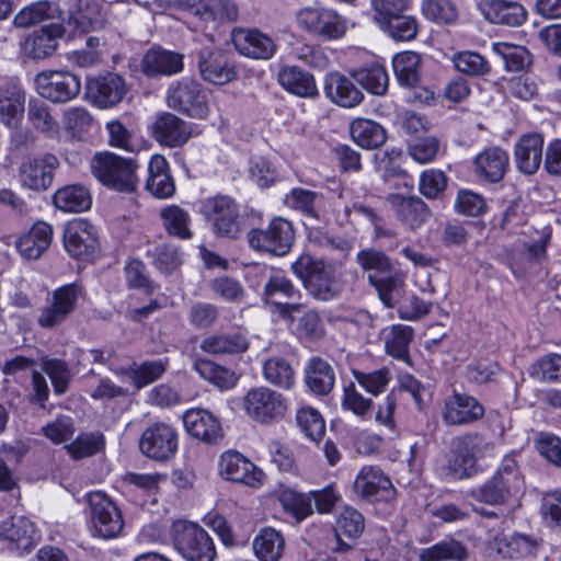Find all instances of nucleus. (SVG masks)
<instances>
[{
	"label": "nucleus",
	"instance_id": "19",
	"mask_svg": "<svg viewBox=\"0 0 561 561\" xmlns=\"http://www.w3.org/2000/svg\"><path fill=\"white\" fill-rule=\"evenodd\" d=\"M38 94L54 103L69 102L81 90L80 79L68 71H42L35 78Z\"/></svg>",
	"mask_w": 561,
	"mask_h": 561
},
{
	"label": "nucleus",
	"instance_id": "9",
	"mask_svg": "<svg viewBox=\"0 0 561 561\" xmlns=\"http://www.w3.org/2000/svg\"><path fill=\"white\" fill-rule=\"evenodd\" d=\"M296 23L302 31L330 41L342 38L347 30L346 19L323 5L300 9L296 13Z\"/></svg>",
	"mask_w": 561,
	"mask_h": 561
},
{
	"label": "nucleus",
	"instance_id": "11",
	"mask_svg": "<svg viewBox=\"0 0 561 561\" xmlns=\"http://www.w3.org/2000/svg\"><path fill=\"white\" fill-rule=\"evenodd\" d=\"M87 501L92 535L104 539L117 537L124 527L123 515L117 505L100 491L89 492Z\"/></svg>",
	"mask_w": 561,
	"mask_h": 561
},
{
	"label": "nucleus",
	"instance_id": "37",
	"mask_svg": "<svg viewBox=\"0 0 561 561\" xmlns=\"http://www.w3.org/2000/svg\"><path fill=\"white\" fill-rule=\"evenodd\" d=\"M352 77L368 92L382 95L388 89V73L385 65L374 55L366 62L351 71Z\"/></svg>",
	"mask_w": 561,
	"mask_h": 561
},
{
	"label": "nucleus",
	"instance_id": "32",
	"mask_svg": "<svg viewBox=\"0 0 561 561\" xmlns=\"http://www.w3.org/2000/svg\"><path fill=\"white\" fill-rule=\"evenodd\" d=\"M140 67L147 77L172 76L183 70V56L161 47H151L144 55Z\"/></svg>",
	"mask_w": 561,
	"mask_h": 561
},
{
	"label": "nucleus",
	"instance_id": "60",
	"mask_svg": "<svg viewBox=\"0 0 561 561\" xmlns=\"http://www.w3.org/2000/svg\"><path fill=\"white\" fill-rule=\"evenodd\" d=\"M341 408L343 411L352 412L360 421H368L371 417L374 401L364 397L351 381L343 387Z\"/></svg>",
	"mask_w": 561,
	"mask_h": 561
},
{
	"label": "nucleus",
	"instance_id": "57",
	"mask_svg": "<svg viewBox=\"0 0 561 561\" xmlns=\"http://www.w3.org/2000/svg\"><path fill=\"white\" fill-rule=\"evenodd\" d=\"M492 50L502 58L508 71H523L531 64V55L524 46L496 42L492 44Z\"/></svg>",
	"mask_w": 561,
	"mask_h": 561
},
{
	"label": "nucleus",
	"instance_id": "29",
	"mask_svg": "<svg viewBox=\"0 0 561 561\" xmlns=\"http://www.w3.org/2000/svg\"><path fill=\"white\" fill-rule=\"evenodd\" d=\"M545 139L539 133H526L514 145V162L518 172L535 174L542 163Z\"/></svg>",
	"mask_w": 561,
	"mask_h": 561
},
{
	"label": "nucleus",
	"instance_id": "52",
	"mask_svg": "<svg viewBox=\"0 0 561 561\" xmlns=\"http://www.w3.org/2000/svg\"><path fill=\"white\" fill-rule=\"evenodd\" d=\"M253 548L261 561H278L283 556L285 539L273 528H263L255 537Z\"/></svg>",
	"mask_w": 561,
	"mask_h": 561
},
{
	"label": "nucleus",
	"instance_id": "56",
	"mask_svg": "<svg viewBox=\"0 0 561 561\" xmlns=\"http://www.w3.org/2000/svg\"><path fill=\"white\" fill-rule=\"evenodd\" d=\"M468 557L466 547L453 538H446L428 548L422 549L420 561H465Z\"/></svg>",
	"mask_w": 561,
	"mask_h": 561
},
{
	"label": "nucleus",
	"instance_id": "28",
	"mask_svg": "<svg viewBox=\"0 0 561 561\" xmlns=\"http://www.w3.org/2000/svg\"><path fill=\"white\" fill-rule=\"evenodd\" d=\"M484 415V407L472 396L454 392L444 402L443 419L448 425L477 422Z\"/></svg>",
	"mask_w": 561,
	"mask_h": 561
},
{
	"label": "nucleus",
	"instance_id": "26",
	"mask_svg": "<svg viewBox=\"0 0 561 561\" xmlns=\"http://www.w3.org/2000/svg\"><path fill=\"white\" fill-rule=\"evenodd\" d=\"M125 93V81L116 73L108 72L87 80V96L100 108L116 105L123 100Z\"/></svg>",
	"mask_w": 561,
	"mask_h": 561
},
{
	"label": "nucleus",
	"instance_id": "4",
	"mask_svg": "<svg viewBox=\"0 0 561 561\" xmlns=\"http://www.w3.org/2000/svg\"><path fill=\"white\" fill-rule=\"evenodd\" d=\"M486 444L478 434H469L454 443L449 457L444 456L435 462V473L445 481H456L477 473V461L484 456Z\"/></svg>",
	"mask_w": 561,
	"mask_h": 561
},
{
	"label": "nucleus",
	"instance_id": "15",
	"mask_svg": "<svg viewBox=\"0 0 561 561\" xmlns=\"http://www.w3.org/2000/svg\"><path fill=\"white\" fill-rule=\"evenodd\" d=\"M178 9L195 19L201 27L217 26L238 19V7L231 0H179Z\"/></svg>",
	"mask_w": 561,
	"mask_h": 561
},
{
	"label": "nucleus",
	"instance_id": "20",
	"mask_svg": "<svg viewBox=\"0 0 561 561\" xmlns=\"http://www.w3.org/2000/svg\"><path fill=\"white\" fill-rule=\"evenodd\" d=\"M354 491L370 503H390L396 499V488L390 478L376 466H364L354 481Z\"/></svg>",
	"mask_w": 561,
	"mask_h": 561
},
{
	"label": "nucleus",
	"instance_id": "62",
	"mask_svg": "<svg viewBox=\"0 0 561 561\" xmlns=\"http://www.w3.org/2000/svg\"><path fill=\"white\" fill-rule=\"evenodd\" d=\"M420 56L413 51L397 54L392 59L393 72L405 87H413L419 81Z\"/></svg>",
	"mask_w": 561,
	"mask_h": 561
},
{
	"label": "nucleus",
	"instance_id": "46",
	"mask_svg": "<svg viewBox=\"0 0 561 561\" xmlns=\"http://www.w3.org/2000/svg\"><path fill=\"white\" fill-rule=\"evenodd\" d=\"M248 347V339L242 332L213 334L206 336L201 343L202 351L211 355L240 354Z\"/></svg>",
	"mask_w": 561,
	"mask_h": 561
},
{
	"label": "nucleus",
	"instance_id": "8",
	"mask_svg": "<svg viewBox=\"0 0 561 561\" xmlns=\"http://www.w3.org/2000/svg\"><path fill=\"white\" fill-rule=\"evenodd\" d=\"M247 239L251 249L273 256L289 253L295 241L293 222L284 217H274L265 229H251Z\"/></svg>",
	"mask_w": 561,
	"mask_h": 561
},
{
	"label": "nucleus",
	"instance_id": "6",
	"mask_svg": "<svg viewBox=\"0 0 561 561\" xmlns=\"http://www.w3.org/2000/svg\"><path fill=\"white\" fill-rule=\"evenodd\" d=\"M174 549L186 561H214L216 548L211 537L199 525L176 520L171 526Z\"/></svg>",
	"mask_w": 561,
	"mask_h": 561
},
{
	"label": "nucleus",
	"instance_id": "3",
	"mask_svg": "<svg viewBox=\"0 0 561 561\" xmlns=\"http://www.w3.org/2000/svg\"><path fill=\"white\" fill-rule=\"evenodd\" d=\"M357 261L365 271H369L368 279L382 304L388 308L394 307L404 287V274L394 270L389 257L380 251L362 250Z\"/></svg>",
	"mask_w": 561,
	"mask_h": 561
},
{
	"label": "nucleus",
	"instance_id": "22",
	"mask_svg": "<svg viewBox=\"0 0 561 561\" xmlns=\"http://www.w3.org/2000/svg\"><path fill=\"white\" fill-rule=\"evenodd\" d=\"M488 546L502 558L523 560L537 556L541 540L533 535L518 531L512 534L499 533L489 539Z\"/></svg>",
	"mask_w": 561,
	"mask_h": 561
},
{
	"label": "nucleus",
	"instance_id": "47",
	"mask_svg": "<svg viewBox=\"0 0 561 561\" xmlns=\"http://www.w3.org/2000/svg\"><path fill=\"white\" fill-rule=\"evenodd\" d=\"M27 121L34 130L43 134L45 137L57 138L59 136V123L53 115L50 106L42 100H30Z\"/></svg>",
	"mask_w": 561,
	"mask_h": 561
},
{
	"label": "nucleus",
	"instance_id": "39",
	"mask_svg": "<svg viewBox=\"0 0 561 561\" xmlns=\"http://www.w3.org/2000/svg\"><path fill=\"white\" fill-rule=\"evenodd\" d=\"M279 84L289 93L312 99L319 94L314 77L297 66H284L278 72Z\"/></svg>",
	"mask_w": 561,
	"mask_h": 561
},
{
	"label": "nucleus",
	"instance_id": "43",
	"mask_svg": "<svg viewBox=\"0 0 561 561\" xmlns=\"http://www.w3.org/2000/svg\"><path fill=\"white\" fill-rule=\"evenodd\" d=\"M388 202L400 220L411 229L420 227L428 217L426 205L417 197L390 194Z\"/></svg>",
	"mask_w": 561,
	"mask_h": 561
},
{
	"label": "nucleus",
	"instance_id": "44",
	"mask_svg": "<svg viewBox=\"0 0 561 561\" xmlns=\"http://www.w3.org/2000/svg\"><path fill=\"white\" fill-rule=\"evenodd\" d=\"M53 203L64 213H82L90 209L92 198L90 192L82 185H66L55 192Z\"/></svg>",
	"mask_w": 561,
	"mask_h": 561
},
{
	"label": "nucleus",
	"instance_id": "33",
	"mask_svg": "<svg viewBox=\"0 0 561 561\" xmlns=\"http://www.w3.org/2000/svg\"><path fill=\"white\" fill-rule=\"evenodd\" d=\"M323 91L331 102L347 108L358 105L364 98L354 82L339 72L325 76Z\"/></svg>",
	"mask_w": 561,
	"mask_h": 561
},
{
	"label": "nucleus",
	"instance_id": "25",
	"mask_svg": "<svg viewBox=\"0 0 561 561\" xmlns=\"http://www.w3.org/2000/svg\"><path fill=\"white\" fill-rule=\"evenodd\" d=\"M182 420L187 434L204 443L216 444L224 437L219 419L206 409H187Z\"/></svg>",
	"mask_w": 561,
	"mask_h": 561
},
{
	"label": "nucleus",
	"instance_id": "31",
	"mask_svg": "<svg viewBox=\"0 0 561 561\" xmlns=\"http://www.w3.org/2000/svg\"><path fill=\"white\" fill-rule=\"evenodd\" d=\"M510 157L501 147H489L473 160V171L479 180L488 183L500 182L508 168Z\"/></svg>",
	"mask_w": 561,
	"mask_h": 561
},
{
	"label": "nucleus",
	"instance_id": "42",
	"mask_svg": "<svg viewBox=\"0 0 561 561\" xmlns=\"http://www.w3.org/2000/svg\"><path fill=\"white\" fill-rule=\"evenodd\" d=\"M364 528L365 520L362 513L350 506L344 507L336 517L334 530L337 545L335 551H347L351 545L344 542L343 538L355 540L363 534Z\"/></svg>",
	"mask_w": 561,
	"mask_h": 561
},
{
	"label": "nucleus",
	"instance_id": "16",
	"mask_svg": "<svg viewBox=\"0 0 561 561\" xmlns=\"http://www.w3.org/2000/svg\"><path fill=\"white\" fill-rule=\"evenodd\" d=\"M82 293L83 288L79 283L66 284L53 290L48 305L39 312L38 325L43 329L60 325L73 312Z\"/></svg>",
	"mask_w": 561,
	"mask_h": 561
},
{
	"label": "nucleus",
	"instance_id": "14",
	"mask_svg": "<svg viewBox=\"0 0 561 561\" xmlns=\"http://www.w3.org/2000/svg\"><path fill=\"white\" fill-rule=\"evenodd\" d=\"M218 473L227 481L260 489L266 479L264 471L234 449L224 451L218 460Z\"/></svg>",
	"mask_w": 561,
	"mask_h": 561
},
{
	"label": "nucleus",
	"instance_id": "55",
	"mask_svg": "<svg viewBox=\"0 0 561 561\" xmlns=\"http://www.w3.org/2000/svg\"><path fill=\"white\" fill-rule=\"evenodd\" d=\"M377 24L383 33L397 42L412 41L417 34L416 19L404 12L389 16Z\"/></svg>",
	"mask_w": 561,
	"mask_h": 561
},
{
	"label": "nucleus",
	"instance_id": "1",
	"mask_svg": "<svg viewBox=\"0 0 561 561\" xmlns=\"http://www.w3.org/2000/svg\"><path fill=\"white\" fill-rule=\"evenodd\" d=\"M93 28V21L80 9L71 11L64 23H49L23 34L19 39V54L31 60L49 58L64 36L73 38Z\"/></svg>",
	"mask_w": 561,
	"mask_h": 561
},
{
	"label": "nucleus",
	"instance_id": "51",
	"mask_svg": "<svg viewBox=\"0 0 561 561\" xmlns=\"http://www.w3.org/2000/svg\"><path fill=\"white\" fill-rule=\"evenodd\" d=\"M264 379L280 389L289 390L296 382L293 366L283 357L272 356L263 363Z\"/></svg>",
	"mask_w": 561,
	"mask_h": 561
},
{
	"label": "nucleus",
	"instance_id": "61",
	"mask_svg": "<svg viewBox=\"0 0 561 561\" xmlns=\"http://www.w3.org/2000/svg\"><path fill=\"white\" fill-rule=\"evenodd\" d=\"M355 381L373 397L383 393L392 380V373L389 367L382 366L371 371L352 369Z\"/></svg>",
	"mask_w": 561,
	"mask_h": 561
},
{
	"label": "nucleus",
	"instance_id": "21",
	"mask_svg": "<svg viewBox=\"0 0 561 561\" xmlns=\"http://www.w3.org/2000/svg\"><path fill=\"white\" fill-rule=\"evenodd\" d=\"M139 448L151 459L168 460L178 450V434L170 424L157 422L144 431Z\"/></svg>",
	"mask_w": 561,
	"mask_h": 561
},
{
	"label": "nucleus",
	"instance_id": "41",
	"mask_svg": "<svg viewBox=\"0 0 561 561\" xmlns=\"http://www.w3.org/2000/svg\"><path fill=\"white\" fill-rule=\"evenodd\" d=\"M305 383L316 396L328 394L335 383L332 366L320 357L310 358L305 367Z\"/></svg>",
	"mask_w": 561,
	"mask_h": 561
},
{
	"label": "nucleus",
	"instance_id": "13",
	"mask_svg": "<svg viewBox=\"0 0 561 561\" xmlns=\"http://www.w3.org/2000/svg\"><path fill=\"white\" fill-rule=\"evenodd\" d=\"M65 250L75 259L90 261L100 251L99 232L94 225L84 218H73L64 228Z\"/></svg>",
	"mask_w": 561,
	"mask_h": 561
},
{
	"label": "nucleus",
	"instance_id": "7",
	"mask_svg": "<svg viewBox=\"0 0 561 561\" xmlns=\"http://www.w3.org/2000/svg\"><path fill=\"white\" fill-rule=\"evenodd\" d=\"M244 414L260 425H273L282 421L288 410L286 398L268 387H253L242 398Z\"/></svg>",
	"mask_w": 561,
	"mask_h": 561
},
{
	"label": "nucleus",
	"instance_id": "48",
	"mask_svg": "<svg viewBox=\"0 0 561 561\" xmlns=\"http://www.w3.org/2000/svg\"><path fill=\"white\" fill-rule=\"evenodd\" d=\"M60 16L58 4L48 0L33 2L21 9L13 19L16 27H30Z\"/></svg>",
	"mask_w": 561,
	"mask_h": 561
},
{
	"label": "nucleus",
	"instance_id": "36",
	"mask_svg": "<svg viewBox=\"0 0 561 561\" xmlns=\"http://www.w3.org/2000/svg\"><path fill=\"white\" fill-rule=\"evenodd\" d=\"M51 240V226L44 221H37L27 233L16 240L15 247L23 257L36 260L48 249Z\"/></svg>",
	"mask_w": 561,
	"mask_h": 561
},
{
	"label": "nucleus",
	"instance_id": "35",
	"mask_svg": "<svg viewBox=\"0 0 561 561\" xmlns=\"http://www.w3.org/2000/svg\"><path fill=\"white\" fill-rule=\"evenodd\" d=\"M25 93L20 84L4 82L0 87V122L16 128L24 113Z\"/></svg>",
	"mask_w": 561,
	"mask_h": 561
},
{
	"label": "nucleus",
	"instance_id": "64",
	"mask_svg": "<svg viewBox=\"0 0 561 561\" xmlns=\"http://www.w3.org/2000/svg\"><path fill=\"white\" fill-rule=\"evenodd\" d=\"M422 12L427 20L437 24H451L458 18L457 9L450 0H423Z\"/></svg>",
	"mask_w": 561,
	"mask_h": 561
},
{
	"label": "nucleus",
	"instance_id": "59",
	"mask_svg": "<svg viewBox=\"0 0 561 561\" xmlns=\"http://www.w3.org/2000/svg\"><path fill=\"white\" fill-rule=\"evenodd\" d=\"M105 129L108 134V144L114 148L127 152H137L144 147V139L134 130L127 128L121 121L106 123Z\"/></svg>",
	"mask_w": 561,
	"mask_h": 561
},
{
	"label": "nucleus",
	"instance_id": "58",
	"mask_svg": "<svg viewBox=\"0 0 561 561\" xmlns=\"http://www.w3.org/2000/svg\"><path fill=\"white\" fill-rule=\"evenodd\" d=\"M162 225L169 234L187 240L192 238L190 214L178 205L163 207L160 211Z\"/></svg>",
	"mask_w": 561,
	"mask_h": 561
},
{
	"label": "nucleus",
	"instance_id": "50",
	"mask_svg": "<svg viewBox=\"0 0 561 561\" xmlns=\"http://www.w3.org/2000/svg\"><path fill=\"white\" fill-rule=\"evenodd\" d=\"M195 371L206 381L220 390H230L238 383L239 376L231 369L217 365L208 359H197L194 363Z\"/></svg>",
	"mask_w": 561,
	"mask_h": 561
},
{
	"label": "nucleus",
	"instance_id": "53",
	"mask_svg": "<svg viewBox=\"0 0 561 561\" xmlns=\"http://www.w3.org/2000/svg\"><path fill=\"white\" fill-rule=\"evenodd\" d=\"M385 348L388 355L397 359H405L414 330L405 324H392L383 330Z\"/></svg>",
	"mask_w": 561,
	"mask_h": 561
},
{
	"label": "nucleus",
	"instance_id": "24",
	"mask_svg": "<svg viewBox=\"0 0 561 561\" xmlns=\"http://www.w3.org/2000/svg\"><path fill=\"white\" fill-rule=\"evenodd\" d=\"M39 535L34 523L24 516H14L0 524V540L7 548L18 553L34 548Z\"/></svg>",
	"mask_w": 561,
	"mask_h": 561
},
{
	"label": "nucleus",
	"instance_id": "38",
	"mask_svg": "<svg viewBox=\"0 0 561 561\" xmlns=\"http://www.w3.org/2000/svg\"><path fill=\"white\" fill-rule=\"evenodd\" d=\"M198 67L202 78L214 84H225L234 78V71L228 67L220 51L205 47L198 53Z\"/></svg>",
	"mask_w": 561,
	"mask_h": 561
},
{
	"label": "nucleus",
	"instance_id": "23",
	"mask_svg": "<svg viewBox=\"0 0 561 561\" xmlns=\"http://www.w3.org/2000/svg\"><path fill=\"white\" fill-rule=\"evenodd\" d=\"M149 133L157 142L168 148L181 147L192 137L190 124L169 112L156 116Z\"/></svg>",
	"mask_w": 561,
	"mask_h": 561
},
{
	"label": "nucleus",
	"instance_id": "10",
	"mask_svg": "<svg viewBox=\"0 0 561 561\" xmlns=\"http://www.w3.org/2000/svg\"><path fill=\"white\" fill-rule=\"evenodd\" d=\"M167 104L191 118L206 119L209 115L207 93L192 79L184 78L172 83L167 91Z\"/></svg>",
	"mask_w": 561,
	"mask_h": 561
},
{
	"label": "nucleus",
	"instance_id": "63",
	"mask_svg": "<svg viewBox=\"0 0 561 561\" xmlns=\"http://www.w3.org/2000/svg\"><path fill=\"white\" fill-rule=\"evenodd\" d=\"M296 421L310 440H319L325 433V422L321 413L312 407H300L296 413Z\"/></svg>",
	"mask_w": 561,
	"mask_h": 561
},
{
	"label": "nucleus",
	"instance_id": "49",
	"mask_svg": "<svg viewBox=\"0 0 561 561\" xmlns=\"http://www.w3.org/2000/svg\"><path fill=\"white\" fill-rule=\"evenodd\" d=\"M350 133L352 139L362 148L374 149L385 144L387 134L385 128L366 118H356L351 123Z\"/></svg>",
	"mask_w": 561,
	"mask_h": 561
},
{
	"label": "nucleus",
	"instance_id": "17",
	"mask_svg": "<svg viewBox=\"0 0 561 561\" xmlns=\"http://www.w3.org/2000/svg\"><path fill=\"white\" fill-rule=\"evenodd\" d=\"M290 279L279 272L272 273L264 286L262 300L272 308V311L288 321H294V313L301 312L302 305L290 302L298 296Z\"/></svg>",
	"mask_w": 561,
	"mask_h": 561
},
{
	"label": "nucleus",
	"instance_id": "2",
	"mask_svg": "<svg viewBox=\"0 0 561 561\" xmlns=\"http://www.w3.org/2000/svg\"><path fill=\"white\" fill-rule=\"evenodd\" d=\"M328 244L334 248L339 254L334 262H327L305 254L298 257L291 265L294 274L302 280L314 296L322 300L333 297L341 275L342 262L347 256L350 247L343 239L328 238Z\"/></svg>",
	"mask_w": 561,
	"mask_h": 561
},
{
	"label": "nucleus",
	"instance_id": "30",
	"mask_svg": "<svg viewBox=\"0 0 561 561\" xmlns=\"http://www.w3.org/2000/svg\"><path fill=\"white\" fill-rule=\"evenodd\" d=\"M478 9L493 24L516 27L527 20L526 9L513 0H479Z\"/></svg>",
	"mask_w": 561,
	"mask_h": 561
},
{
	"label": "nucleus",
	"instance_id": "27",
	"mask_svg": "<svg viewBox=\"0 0 561 561\" xmlns=\"http://www.w3.org/2000/svg\"><path fill=\"white\" fill-rule=\"evenodd\" d=\"M232 42L237 51L252 59L267 60L276 53L274 39L257 28H236Z\"/></svg>",
	"mask_w": 561,
	"mask_h": 561
},
{
	"label": "nucleus",
	"instance_id": "40",
	"mask_svg": "<svg viewBox=\"0 0 561 561\" xmlns=\"http://www.w3.org/2000/svg\"><path fill=\"white\" fill-rule=\"evenodd\" d=\"M148 191L158 198H169L175 192L174 181L170 174L167 159L161 154L151 157L148 165Z\"/></svg>",
	"mask_w": 561,
	"mask_h": 561
},
{
	"label": "nucleus",
	"instance_id": "12",
	"mask_svg": "<svg viewBox=\"0 0 561 561\" xmlns=\"http://www.w3.org/2000/svg\"><path fill=\"white\" fill-rule=\"evenodd\" d=\"M201 213L217 236L236 238L240 232L238 204L228 195H215L201 202Z\"/></svg>",
	"mask_w": 561,
	"mask_h": 561
},
{
	"label": "nucleus",
	"instance_id": "18",
	"mask_svg": "<svg viewBox=\"0 0 561 561\" xmlns=\"http://www.w3.org/2000/svg\"><path fill=\"white\" fill-rule=\"evenodd\" d=\"M58 167L59 160L53 153L28 157L19 165V183L23 188L44 192L53 184Z\"/></svg>",
	"mask_w": 561,
	"mask_h": 561
},
{
	"label": "nucleus",
	"instance_id": "5",
	"mask_svg": "<svg viewBox=\"0 0 561 561\" xmlns=\"http://www.w3.org/2000/svg\"><path fill=\"white\" fill-rule=\"evenodd\" d=\"M93 176L104 186L116 192L131 193L136 190L138 178L136 161L114 152H96L90 162Z\"/></svg>",
	"mask_w": 561,
	"mask_h": 561
},
{
	"label": "nucleus",
	"instance_id": "45",
	"mask_svg": "<svg viewBox=\"0 0 561 561\" xmlns=\"http://www.w3.org/2000/svg\"><path fill=\"white\" fill-rule=\"evenodd\" d=\"M519 490L505 481L501 476L493 474L491 479L482 485L469 491V496L473 500L489 505H499Z\"/></svg>",
	"mask_w": 561,
	"mask_h": 561
},
{
	"label": "nucleus",
	"instance_id": "54",
	"mask_svg": "<svg viewBox=\"0 0 561 561\" xmlns=\"http://www.w3.org/2000/svg\"><path fill=\"white\" fill-rule=\"evenodd\" d=\"M322 194L302 187H294L283 198V203L289 209L299 211L305 217L320 219V214L316 208L317 203L322 198Z\"/></svg>",
	"mask_w": 561,
	"mask_h": 561
},
{
	"label": "nucleus",
	"instance_id": "34",
	"mask_svg": "<svg viewBox=\"0 0 561 561\" xmlns=\"http://www.w3.org/2000/svg\"><path fill=\"white\" fill-rule=\"evenodd\" d=\"M273 496L280 505L283 512L297 524L313 513L311 495L299 492L295 488L280 483L273 491Z\"/></svg>",
	"mask_w": 561,
	"mask_h": 561
}]
</instances>
